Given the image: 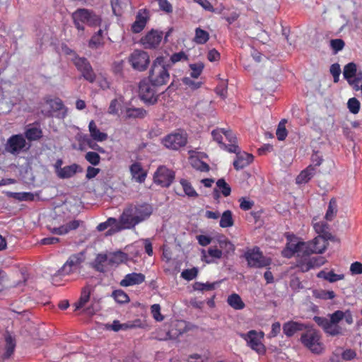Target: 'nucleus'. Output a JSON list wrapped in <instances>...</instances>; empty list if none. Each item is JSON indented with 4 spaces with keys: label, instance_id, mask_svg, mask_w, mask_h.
I'll use <instances>...</instances> for the list:
<instances>
[{
    "label": "nucleus",
    "instance_id": "f257e3e1",
    "mask_svg": "<svg viewBox=\"0 0 362 362\" xmlns=\"http://www.w3.org/2000/svg\"><path fill=\"white\" fill-rule=\"evenodd\" d=\"M168 66L166 57L163 56L156 57L149 71L148 77L149 81L154 86L165 85L170 80Z\"/></svg>",
    "mask_w": 362,
    "mask_h": 362
},
{
    "label": "nucleus",
    "instance_id": "f03ea898",
    "mask_svg": "<svg viewBox=\"0 0 362 362\" xmlns=\"http://www.w3.org/2000/svg\"><path fill=\"white\" fill-rule=\"evenodd\" d=\"M74 24L78 31L83 32L84 24L90 27L99 26L101 24L102 18L93 10L87 8H78L72 13Z\"/></svg>",
    "mask_w": 362,
    "mask_h": 362
},
{
    "label": "nucleus",
    "instance_id": "7ed1b4c3",
    "mask_svg": "<svg viewBox=\"0 0 362 362\" xmlns=\"http://www.w3.org/2000/svg\"><path fill=\"white\" fill-rule=\"evenodd\" d=\"M305 330L306 332L301 334L300 341L313 354H321L325 350V345L322 341V336L320 332L313 329V326L310 325Z\"/></svg>",
    "mask_w": 362,
    "mask_h": 362
},
{
    "label": "nucleus",
    "instance_id": "20e7f679",
    "mask_svg": "<svg viewBox=\"0 0 362 362\" xmlns=\"http://www.w3.org/2000/svg\"><path fill=\"white\" fill-rule=\"evenodd\" d=\"M325 262L323 257H310V254L302 252L297 255L295 267L302 272H307L309 270L320 267Z\"/></svg>",
    "mask_w": 362,
    "mask_h": 362
},
{
    "label": "nucleus",
    "instance_id": "39448f33",
    "mask_svg": "<svg viewBox=\"0 0 362 362\" xmlns=\"http://www.w3.org/2000/svg\"><path fill=\"white\" fill-rule=\"evenodd\" d=\"M85 260L86 256L83 252L71 255L63 266L57 271V275L66 276L76 272H80Z\"/></svg>",
    "mask_w": 362,
    "mask_h": 362
},
{
    "label": "nucleus",
    "instance_id": "423d86ee",
    "mask_svg": "<svg viewBox=\"0 0 362 362\" xmlns=\"http://www.w3.org/2000/svg\"><path fill=\"white\" fill-rule=\"evenodd\" d=\"M287 243L285 247L281 251L284 257L291 258L296 254L305 252V242L299 241L298 238L293 234H286Z\"/></svg>",
    "mask_w": 362,
    "mask_h": 362
},
{
    "label": "nucleus",
    "instance_id": "0eeeda50",
    "mask_svg": "<svg viewBox=\"0 0 362 362\" xmlns=\"http://www.w3.org/2000/svg\"><path fill=\"white\" fill-rule=\"evenodd\" d=\"M28 148L25 138L21 134L12 135L4 145L5 151L14 156L18 155Z\"/></svg>",
    "mask_w": 362,
    "mask_h": 362
},
{
    "label": "nucleus",
    "instance_id": "6e6552de",
    "mask_svg": "<svg viewBox=\"0 0 362 362\" xmlns=\"http://www.w3.org/2000/svg\"><path fill=\"white\" fill-rule=\"evenodd\" d=\"M47 109H42V113L46 117L64 118L66 115V109L62 100L58 98L48 99L45 102Z\"/></svg>",
    "mask_w": 362,
    "mask_h": 362
},
{
    "label": "nucleus",
    "instance_id": "1a4fd4ad",
    "mask_svg": "<svg viewBox=\"0 0 362 362\" xmlns=\"http://www.w3.org/2000/svg\"><path fill=\"white\" fill-rule=\"evenodd\" d=\"M150 81H142L139 86V95L144 103L152 105L157 103L158 95L156 94V87Z\"/></svg>",
    "mask_w": 362,
    "mask_h": 362
},
{
    "label": "nucleus",
    "instance_id": "9d476101",
    "mask_svg": "<svg viewBox=\"0 0 362 362\" xmlns=\"http://www.w3.org/2000/svg\"><path fill=\"white\" fill-rule=\"evenodd\" d=\"M175 173L165 165H160L153 175V182L162 187H168L173 182Z\"/></svg>",
    "mask_w": 362,
    "mask_h": 362
},
{
    "label": "nucleus",
    "instance_id": "9b49d317",
    "mask_svg": "<svg viewBox=\"0 0 362 362\" xmlns=\"http://www.w3.org/2000/svg\"><path fill=\"white\" fill-rule=\"evenodd\" d=\"M225 151L235 153V158L233 160V166L235 170H242L249 164V153L241 151L237 144H230L226 146Z\"/></svg>",
    "mask_w": 362,
    "mask_h": 362
},
{
    "label": "nucleus",
    "instance_id": "f8f14e48",
    "mask_svg": "<svg viewBox=\"0 0 362 362\" xmlns=\"http://www.w3.org/2000/svg\"><path fill=\"white\" fill-rule=\"evenodd\" d=\"M187 142V134L183 132H175L165 136L162 139V144L167 148L178 150L185 146Z\"/></svg>",
    "mask_w": 362,
    "mask_h": 362
},
{
    "label": "nucleus",
    "instance_id": "ddd939ff",
    "mask_svg": "<svg viewBox=\"0 0 362 362\" xmlns=\"http://www.w3.org/2000/svg\"><path fill=\"white\" fill-rule=\"evenodd\" d=\"M72 61L78 71L81 73L82 76L86 81L90 83H93L95 81L96 76L86 58L76 56Z\"/></svg>",
    "mask_w": 362,
    "mask_h": 362
},
{
    "label": "nucleus",
    "instance_id": "4468645a",
    "mask_svg": "<svg viewBox=\"0 0 362 362\" xmlns=\"http://www.w3.org/2000/svg\"><path fill=\"white\" fill-rule=\"evenodd\" d=\"M129 62L134 69L143 71L147 69L150 59L147 52L136 49L131 54Z\"/></svg>",
    "mask_w": 362,
    "mask_h": 362
},
{
    "label": "nucleus",
    "instance_id": "2eb2a0df",
    "mask_svg": "<svg viewBox=\"0 0 362 362\" xmlns=\"http://www.w3.org/2000/svg\"><path fill=\"white\" fill-rule=\"evenodd\" d=\"M130 209L129 212H134L136 215L135 223H141L150 217L153 212L152 206L147 203L131 204L127 206Z\"/></svg>",
    "mask_w": 362,
    "mask_h": 362
},
{
    "label": "nucleus",
    "instance_id": "dca6fc26",
    "mask_svg": "<svg viewBox=\"0 0 362 362\" xmlns=\"http://www.w3.org/2000/svg\"><path fill=\"white\" fill-rule=\"evenodd\" d=\"M313 320L329 336L335 337L342 334V329L339 325L329 322V319L325 317L315 316Z\"/></svg>",
    "mask_w": 362,
    "mask_h": 362
},
{
    "label": "nucleus",
    "instance_id": "f3484780",
    "mask_svg": "<svg viewBox=\"0 0 362 362\" xmlns=\"http://www.w3.org/2000/svg\"><path fill=\"white\" fill-rule=\"evenodd\" d=\"M327 240L322 237H315L310 241L305 242V252L307 254H322L327 248Z\"/></svg>",
    "mask_w": 362,
    "mask_h": 362
},
{
    "label": "nucleus",
    "instance_id": "a211bd4d",
    "mask_svg": "<svg viewBox=\"0 0 362 362\" xmlns=\"http://www.w3.org/2000/svg\"><path fill=\"white\" fill-rule=\"evenodd\" d=\"M271 263L272 259L264 256L258 247H255L250 250V267H266L269 266Z\"/></svg>",
    "mask_w": 362,
    "mask_h": 362
},
{
    "label": "nucleus",
    "instance_id": "6ab92c4d",
    "mask_svg": "<svg viewBox=\"0 0 362 362\" xmlns=\"http://www.w3.org/2000/svg\"><path fill=\"white\" fill-rule=\"evenodd\" d=\"M163 39V33L152 30L141 38V42L146 49L157 47Z\"/></svg>",
    "mask_w": 362,
    "mask_h": 362
},
{
    "label": "nucleus",
    "instance_id": "aec40b11",
    "mask_svg": "<svg viewBox=\"0 0 362 362\" xmlns=\"http://www.w3.org/2000/svg\"><path fill=\"white\" fill-rule=\"evenodd\" d=\"M264 337V333L262 331L250 330V348L259 355H264L266 352V347L262 343Z\"/></svg>",
    "mask_w": 362,
    "mask_h": 362
},
{
    "label": "nucleus",
    "instance_id": "412c9836",
    "mask_svg": "<svg viewBox=\"0 0 362 362\" xmlns=\"http://www.w3.org/2000/svg\"><path fill=\"white\" fill-rule=\"evenodd\" d=\"M130 209L128 207L125 208L120 216V220L122 226L119 227L117 230H124V229H132L134 228L139 223H135L136 220H135L136 215L134 212H129Z\"/></svg>",
    "mask_w": 362,
    "mask_h": 362
},
{
    "label": "nucleus",
    "instance_id": "4be33fe9",
    "mask_svg": "<svg viewBox=\"0 0 362 362\" xmlns=\"http://www.w3.org/2000/svg\"><path fill=\"white\" fill-rule=\"evenodd\" d=\"M308 327L309 325L290 320L283 325V332L287 337H291L297 332L305 330Z\"/></svg>",
    "mask_w": 362,
    "mask_h": 362
},
{
    "label": "nucleus",
    "instance_id": "5701e85b",
    "mask_svg": "<svg viewBox=\"0 0 362 362\" xmlns=\"http://www.w3.org/2000/svg\"><path fill=\"white\" fill-rule=\"evenodd\" d=\"M145 275L141 273L132 272L124 276V279L120 281V286L128 287L134 285H139L144 282Z\"/></svg>",
    "mask_w": 362,
    "mask_h": 362
},
{
    "label": "nucleus",
    "instance_id": "b1692460",
    "mask_svg": "<svg viewBox=\"0 0 362 362\" xmlns=\"http://www.w3.org/2000/svg\"><path fill=\"white\" fill-rule=\"evenodd\" d=\"M201 253L202 260L207 264L214 263L216 259H221L223 255L222 250L216 247H211L207 251L202 249Z\"/></svg>",
    "mask_w": 362,
    "mask_h": 362
},
{
    "label": "nucleus",
    "instance_id": "393cba45",
    "mask_svg": "<svg viewBox=\"0 0 362 362\" xmlns=\"http://www.w3.org/2000/svg\"><path fill=\"white\" fill-rule=\"evenodd\" d=\"M148 18V13L146 9H141L137 13L136 21L132 26V30L135 33H140L146 26Z\"/></svg>",
    "mask_w": 362,
    "mask_h": 362
},
{
    "label": "nucleus",
    "instance_id": "a878e982",
    "mask_svg": "<svg viewBox=\"0 0 362 362\" xmlns=\"http://www.w3.org/2000/svg\"><path fill=\"white\" fill-rule=\"evenodd\" d=\"M231 188L223 178L218 179L216 182V187L214 189L213 197L215 199L218 200L220 194L223 197H228L230 194Z\"/></svg>",
    "mask_w": 362,
    "mask_h": 362
},
{
    "label": "nucleus",
    "instance_id": "bb28decb",
    "mask_svg": "<svg viewBox=\"0 0 362 362\" xmlns=\"http://www.w3.org/2000/svg\"><path fill=\"white\" fill-rule=\"evenodd\" d=\"M129 170L132 178L139 183L145 182L147 173L143 168L141 164L139 162H135L129 167Z\"/></svg>",
    "mask_w": 362,
    "mask_h": 362
},
{
    "label": "nucleus",
    "instance_id": "cd10ccee",
    "mask_svg": "<svg viewBox=\"0 0 362 362\" xmlns=\"http://www.w3.org/2000/svg\"><path fill=\"white\" fill-rule=\"evenodd\" d=\"M81 223V221L78 220H74L67 223L66 225H63L59 227L49 228V231L53 234L59 235H65L71 230L77 229Z\"/></svg>",
    "mask_w": 362,
    "mask_h": 362
},
{
    "label": "nucleus",
    "instance_id": "c85d7f7f",
    "mask_svg": "<svg viewBox=\"0 0 362 362\" xmlns=\"http://www.w3.org/2000/svg\"><path fill=\"white\" fill-rule=\"evenodd\" d=\"M313 228L318 234L317 237H322L327 240H334V237L329 232V225L326 222L319 221L313 223Z\"/></svg>",
    "mask_w": 362,
    "mask_h": 362
},
{
    "label": "nucleus",
    "instance_id": "c756f323",
    "mask_svg": "<svg viewBox=\"0 0 362 362\" xmlns=\"http://www.w3.org/2000/svg\"><path fill=\"white\" fill-rule=\"evenodd\" d=\"M83 171L82 168L76 164L73 163L70 165H66L59 170L58 177L61 179H67L73 177L77 173H81Z\"/></svg>",
    "mask_w": 362,
    "mask_h": 362
},
{
    "label": "nucleus",
    "instance_id": "7c9ffc66",
    "mask_svg": "<svg viewBox=\"0 0 362 362\" xmlns=\"http://www.w3.org/2000/svg\"><path fill=\"white\" fill-rule=\"evenodd\" d=\"M88 129L91 138L96 141L101 142L107 139V134L105 132H100L93 120H91L89 122Z\"/></svg>",
    "mask_w": 362,
    "mask_h": 362
},
{
    "label": "nucleus",
    "instance_id": "2f4dec72",
    "mask_svg": "<svg viewBox=\"0 0 362 362\" xmlns=\"http://www.w3.org/2000/svg\"><path fill=\"white\" fill-rule=\"evenodd\" d=\"M107 259L108 265H118L127 261V255L122 251H117L107 255Z\"/></svg>",
    "mask_w": 362,
    "mask_h": 362
},
{
    "label": "nucleus",
    "instance_id": "473e14b6",
    "mask_svg": "<svg viewBox=\"0 0 362 362\" xmlns=\"http://www.w3.org/2000/svg\"><path fill=\"white\" fill-rule=\"evenodd\" d=\"M315 173V167L313 165H310L297 176L296 182L298 184L307 183L311 180Z\"/></svg>",
    "mask_w": 362,
    "mask_h": 362
},
{
    "label": "nucleus",
    "instance_id": "72a5a7b5",
    "mask_svg": "<svg viewBox=\"0 0 362 362\" xmlns=\"http://www.w3.org/2000/svg\"><path fill=\"white\" fill-rule=\"evenodd\" d=\"M146 114V110L142 107H127L124 117L126 119H143Z\"/></svg>",
    "mask_w": 362,
    "mask_h": 362
},
{
    "label": "nucleus",
    "instance_id": "f704fd0d",
    "mask_svg": "<svg viewBox=\"0 0 362 362\" xmlns=\"http://www.w3.org/2000/svg\"><path fill=\"white\" fill-rule=\"evenodd\" d=\"M105 45L103 30L100 29L88 41V47L91 49H98Z\"/></svg>",
    "mask_w": 362,
    "mask_h": 362
},
{
    "label": "nucleus",
    "instance_id": "c9c22d12",
    "mask_svg": "<svg viewBox=\"0 0 362 362\" xmlns=\"http://www.w3.org/2000/svg\"><path fill=\"white\" fill-rule=\"evenodd\" d=\"M107 264V255L98 254L94 262H93V267L99 272L104 273L107 271L106 265Z\"/></svg>",
    "mask_w": 362,
    "mask_h": 362
},
{
    "label": "nucleus",
    "instance_id": "e433bc0d",
    "mask_svg": "<svg viewBox=\"0 0 362 362\" xmlns=\"http://www.w3.org/2000/svg\"><path fill=\"white\" fill-rule=\"evenodd\" d=\"M90 293L91 287L90 286L83 288L79 300L74 304L76 310L83 308L89 301Z\"/></svg>",
    "mask_w": 362,
    "mask_h": 362
},
{
    "label": "nucleus",
    "instance_id": "4c0bfd02",
    "mask_svg": "<svg viewBox=\"0 0 362 362\" xmlns=\"http://www.w3.org/2000/svg\"><path fill=\"white\" fill-rule=\"evenodd\" d=\"M24 136L29 141H36L42 138V131L40 127H29L26 129Z\"/></svg>",
    "mask_w": 362,
    "mask_h": 362
},
{
    "label": "nucleus",
    "instance_id": "58836bf2",
    "mask_svg": "<svg viewBox=\"0 0 362 362\" xmlns=\"http://www.w3.org/2000/svg\"><path fill=\"white\" fill-rule=\"evenodd\" d=\"M8 197L13 198L19 202H32L35 199V194L32 192H7Z\"/></svg>",
    "mask_w": 362,
    "mask_h": 362
},
{
    "label": "nucleus",
    "instance_id": "ea45409f",
    "mask_svg": "<svg viewBox=\"0 0 362 362\" xmlns=\"http://www.w3.org/2000/svg\"><path fill=\"white\" fill-rule=\"evenodd\" d=\"M228 304L235 310H242L245 307V303L240 296L237 293H232L228 296Z\"/></svg>",
    "mask_w": 362,
    "mask_h": 362
},
{
    "label": "nucleus",
    "instance_id": "a19ab883",
    "mask_svg": "<svg viewBox=\"0 0 362 362\" xmlns=\"http://www.w3.org/2000/svg\"><path fill=\"white\" fill-rule=\"evenodd\" d=\"M317 277L322 278L329 282L333 283L344 279V275L335 274L332 271L328 272L321 271L317 274Z\"/></svg>",
    "mask_w": 362,
    "mask_h": 362
},
{
    "label": "nucleus",
    "instance_id": "79ce46f5",
    "mask_svg": "<svg viewBox=\"0 0 362 362\" xmlns=\"http://www.w3.org/2000/svg\"><path fill=\"white\" fill-rule=\"evenodd\" d=\"M209 39V34L207 31L200 28L195 29V36L194 41L198 45L205 44Z\"/></svg>",
    "mask_w": 362,
    "mask_h": 362
},
{
    "label": "nucleus",
    "instance_id": "37998d69",
    "mask_svg": "<svg viewBox=\"0 0 362 362\" xmlns=\"http://www.w3.org/2000/svg\"><path fill=\"white\" fill-rule=\"evenodd\" d=\"M5 341L6 352L4 354V356L5 358H9L14 352L16 348V340L11 334H7L5 337Z\"/></svg>",
    "mask_w": 362,
    "mask_h": 362
},
{
    "label": "nucleus",
    "instance_id": "c03bdc74",
    "mask_svg": "<svg viewBox=\"0 0 362 362\" xmlns=\"http://www.w3.org/2000/svg\"><path fill=\"white\" fill-rule=\"evenodd\" d=\"M233 223L234 222L231 211H225L221 216L219 223L220 226L222 228H229L231 227Z\"/></svg>",
    "mask_w": 362,
    "mask_h": 362
},
{
    "label": "nucleus",
    "instance_id": "a18cd8bd",
    "mask_svg": "<svg viewBox=\"0 0 362 362\" xmlns=\"http://www.w3.org/2000/svg\"><path fill=\"white\" fill-rule=\"evenodd\" d=\"M180 182L182 187L185 194L187 196H188L189 197H194V198H196L198 197V194L194 190V189L192 186L191 183L188 180H187L185 179H181Z\"/></svg>",
    "mask_w": 362,
    "mask_h": 362
},
{
    "label": "nucleus",
    "instance_id": "49530a36",
    "mask_svg": "<svg viewBox=\"0 0 362 362\" xmlns=\"http://www.w3.org/2000/svg\"><path fill=\"white\" fill-rule=\"evenodd\" d=\"M356 71L357 69L355 63L350 62L347 64L344 68L343 75L344 78L348 81L356 76Z\"/></svg>",
    "mask_w": 362,
    "mask_h": 362
},
{
    "label": "nucleus",
    "instance_id": "de8ad7c7",
    "mask_svg": "<svg viewBox=\"0 0 362 362\" xmlns=\"http://www.w3.org/2000/svg\"><path fill=\"white\" fill-rule=\"evenodd\" d=\"M337 211V204L334 198H332L329 202L328 209L325 214L327 221H332Z\"/></svg>",
    "mask_w": 362,
    "mask_h": 362
},
{
    "label": "nucleus",
    "instance_id": "09e8293b",
    "mask_svg": "<svg viewBox=\"0 0 362 362\" xmlns=\"http://www.w3.org/2000/svg\"><path fill=\"white\" fill-rule=\"evenodd\" d=\"M287 121L285 119H283L280 121L278 124L277 129L276 131V135L279 141H284L286 139L288 132L286 129V124Z\"/></svg>",
    "mask_w": 362,
    "mask_h": 362
},
{
    "label": "nucleus",
    "instance_id": "8fccbe9b",
    "mask_svg": "<svg viewBox=\"0 0 362 362\" xmlns=\"http://www.w3.org/2000/svg\"><path fill=\"white\" fill-rule=\"evenodd\" d=\"M112 297L116 302L120 304L126 303L129 301V296L122 290H115L112 293Z\"/></svg>",
    "mask_w": 362,
    "mask_h": 362
},
{
    "label": "nucleus",
    "instance_id": "3c124183",
    "mask_svg": "<svg viewBox=\"0 0 362 362\" xmlns=\"http://www.w3.org/2000/svg\"><path fill=\"white\" fill-rule=\"evenodd\" d=\"M227 90L228 80L220 79V81L215 89L216 94L218 95L223 99H224L227 96Z\"/></svg>",
    "mask_w": 362,
    "mask_h": 362
},
{
    "label": "nucleus",
    "instance_id": "603ef678",
    "mask_svg": "<svg viewBox=\"0 0 362 362\" xmlns=\"http://www.w3.org/2000/svg\"><path fill=\"white\" fill-rule=\"evenodd\" d=\"M188 60V56L183 52H179L174 53L172 54L170 57L169 62H167V64H169L170 66H172L179 62L182 61H187Z\"/></svg>",
    "mask_w": 362,
    "mask_h": 362
},
{
    "label": "nucleus",
    "instance_id": "864d4df0",
    "mask_svg": "<svg viewBox=\"0 0 362 362\" xmlns=\"http://www.w3.org/2000/svg\"><path fill=\"white\" fill-rule=\"evenodd\" d=\"M106 223H107L108 227H112V228H110L107 232V233L109 235H111L112 233H115L116 232H119L121 230H117L119 227H121L122 226L120 219L119 221H117L115 218L111 217V218H109L107 219Z\"/></svg>",
    "mask_w": 362,
    "mask_h": 362
},
{
    "label": "nucleus",
    "instance_id": "5fc2aeb1",
    "mask_svg": "<svg viewBox=\"0 0 362 362\" xmlns=\"http://www.w3.org/2000/svg\"><path fill=\"white\" fill-rule=\"evenodd\" d=\"M223 128H217L211 132V136L213 137V139L219 144L220 147L222 149L225 150V146H228V144H226L222 141L223 135Z\"/></svg>",
    "mask_w": 362,
    "mask_h": 362
},
{
    "label": "nucleus",
    "instance_id": "6e6d98bb",
    "mask_svg": "<svg viewBox=\"0 0 362 362\" xmlns=\"http://www.w3.org/2000/svg\"><path fill=\"white\" fill-rule=\"evenodd\" d=\"M204 67V64L202 62L189 64L191 77L193 78H197L202 73Z\"/></svg>",
    "mask_w": 362,
    "mask_h": 362
},
{
    "label": "nucleus",
    "instance_id": "4d7b16f0",
    "mask_svg": "<svg viewBox=\"0 0 362 362\" xmlns=\"http://www.w3.org/2000/svg\"><path fill=\"white\" fill-rule=\"evenodd\" d=\"M262 211H257L255 213H250V223L254 222L255 228H259L264 224V220L262 217Z\"/></svg>",
    "mask_w": 362,
    "mask_h": 362
},
{
    "label": "nucleus",
    "instance_id": "13d9d810",
    "mask_svg": "<svg viewBox=\"0 0 362 362\" xmlns=\"http://www.w3.org/2000/svg\"><path fill=\"white\" fill-rule=\"evenodd\" d=\"M216 283H201L195 282L193 285V288L195 291H212L215 289Z\"/></svg>",
    "mask_w": 362,
    "mask_h": 362
},
{
    "label": "nucleus",
    "instance_id": "bf43d9fd",
    "mask_svg": "<svg viewBox=\"0 0 362 362\" xmlns=\"http://www.w3.org/2000/svg\"><path fill=\"white\" fill-rule=\"evenodd\" d=\"M85 158L88 163H90L93 165H98L100 161V155L94 151L87 152L85 155Z\"/></svg>",
    "mask_w": 362,
    "mask_h": 362
},
{
    "label": "nucleus",
    "instance_id": "052dcab7",
    "mask_svg": "<svg viewBox=\"0 0 362 362\" xmlns=\"http://www.w3.org/2000/svg\"><path fill=\"white\" fill-rule=\"evenodd\" d=\"M348 108L352 114H357L360 110L361 104L356 98H351L347 103Z\"/></svg>",
    "mask_w": 362,
    "mask_h": 362
},
{
    "label": "nucleus",
    "instance_id": "680f3d73",
    "mask_svg": "<svg viewBox=\"0 0 362 362\" xmlns=\"http://www.w3.org/2000/svg\"><path fill=\"white\" fill-rule=\"evenodd\" d=\"M197 274H198L197 269L194 267L190 269H185L181 273V276L185 280L191 281V280L194 279V278H196V276H197Z\"/></svg>",
    "mask_w": 362,
    "mask_h": 362
},
{
    "label": "nucleus",
    "instance_id": "e2e57ef3",
    "mask_svg": "<svg viewBox=\"0 0 362 362\" xmlns=\"http://www.w3.org/2000/svg\"><path fill=\"white\" fill-rule=\"evenodd\" d=\"M120 105L121 104L117 98L112 100L108 107V114L112 115H117Z\"/></svg>",
    "mask_w": 362,
    "mask_h": 362
},
{
    "label": "nucleus",
    "instance_id": "0e129e2a",
    "mask_svg": "<svg viewBox=\"0 0 362 362\" xmlns=\"http://www.w3.org/2000/svg\"><path fill=\"white\" fill-rule=\"evenodd\" d=\"M111 6L112 12L115 16H119L122 15L123 4L120 2V0H111Z\"/></svg>",
    "mask_w": 362,
    "mask_h": 362
},
{
    "label": "nucleus",
    "instance_id": "69168bd1",
    "mask_svg": "<svg viewBox=\"0 0 362 362\" xmlns=\"http://www.w3.org/2000/svg\"><path fill=\"white\" fill-rule=\"evenodd\" d=\"M183 83L190 88L192 90L198 89L201 87L202 82L201 81H194L189 77H185L182 79Z\"/></svg>",
    "mask_w": 362,
    "mask_h": 362
},
{
    "label": "nucleus",
    "instance_id": "338daca9",
    "mask_svg": "<svg viewBox=\"0 0 362 362\" xmlns=\"http://www.w3.org/2000/svg\"><path fill=\"white\" fill-rule=\"evenodd\" d=\"M344 313L341 310H337L334 312L332 314L329 315L330 319L329 320V322L332 324H337L344 319Z\"/></svg>",
    "mask_w": 362,
    "mask_h": 362
},
{
    "label": "nucleus",
    "instance_id": "774afa93",
    "mask_svg": "<svg viewBox=\"0 0 362 362\" xmlns=\"http://www.w3.org/2000/svg\"><path fill=\"white\" fill-rule=\"evenodd\" d=\"M330 45L334 52L337 53L344 48L345 43L341 39H334L330 41Z\"/></svg>",
    "mask_w": 362,
    "mask_h": 362
}]
</instances>
